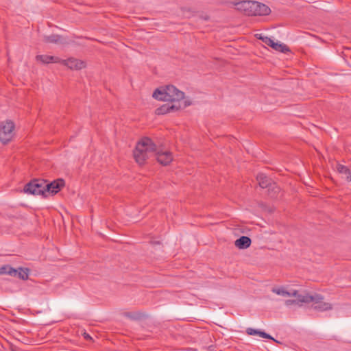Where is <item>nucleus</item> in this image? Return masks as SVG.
<instances>
[{"label": "nucleus", "mask_w": 351, "mask_h": 351, "mask_svg": "<svg viewBox=\"0 0 351 351\" xmlns=\"http://www.w3.org/2000/svg\"><path fill=\"white\" fill-rule=\"evenodd\" d=\"M152 154H154L156 156L157 161L164 166L170 164L173 160L171 152L159 150L152 139L147 137L136 144L134 157L136 162L142 165Z\"/></svg>", "instance_id": "nucleus-1"}, {"label": "nucleus", "mask_w": 351, "mask_h": 351, "mask_svg": "<svg viewBox=\"0 0 351 351\" xmlns=\"http://www.w3.org/2000/svg\"><path fill=\"white\" fill-rule=\"evenodd\" d=\"M235 9L248 16H267L271 9L264 3L254 1H240L231 2Z\"/></svg>", "instance_id": "nucleus-2"}, {"label": "nucleus", "mask_w": 351, "mask_h": 351, "mask_svg": "<svg viewBox=\"0 0 351 351\" xmlns=\"http://www.w3.org/2000/svg\"><path fill=\"white\" fill-rule=\"evenodd\" d=\"M152 97L160 101L176 103L184 99V93L173 85H167L156 88L153 93Z\"/></svg>", "instance_id": "nucleus-3"}, {"label": "nucleus", "mask_w": 351, "mask_h": 351, "mask_svg": "<svg viewBox=\"0 0 351 351\" xmlns=\"http://www.w3.org/2000/svg\"><path fill=\"white\" fill-rule=\"evenodd\" d=\"M45 180L34 179L25 184L23 191L32 195H41L46 197Z\"/></svg>", "instance_id": "nucleus-4"}, {"label": "nucleus", "mask_w": 351, "mask_h": 351, "mask_svg": "<svg viewBox=\"0 0 351 351\" xmlns=\"http://www.w3.org/2000/svg\"><path fill=\"white\" fill-rule=\"evenodd\" d=\"M14 128V123L11 121L0 123V141L3 144H7L12 139Z\"/></svg>", "instance_id": "nucleus-5"}, {"label": "nucleus", "mask_w": 351, "mask_h": 351, "mask_svg": "<svg viewBox=\"0 0 351 351\" xmlns=\"http://www.w3.org/2000/svg\"><path fill=\"white\" fill-rule=\"evenodd\" d=\"M64 186V180L63 179H57L50 183H47L45 180L46 197L48 194H56Z\"/></svg>", "instance_id": "nucleus-6"}, {"label": "nucleus", "mask_w": 351, "mask_h": 351, "mask_svg": "<svg viewBox=\"0 0 351 351\" xmlns=\"http://www.w3.org/2000/svg\"><path fill=\"white\" fill-rule=\"evenodd\" d=\"M60 63L69 67L70 69L75 70H80L85 68L86 65L85 62L74 58H69L66 60L60 59Z\"/></svg>", "instance_id": "nucleus-7"}, {"label": "nucleus", "mask_w": 351, "mask_h": 351, "mask_svg": "<svg viewBox=\"0 0 351 351\" xmlns=\"http://www.w3.org/2000/svg\"><path fill=\"white\" fill-rule=\"evenodd\" d=\"M313 298H319L318 300H313L312 302H314L313 306L315 310L319 311H326L331 310L332 308V305L328 302H323L324 297L320 294L315 293Z\"/></svg>", "instance_id": "nucleus-8"}, {"label": "nucleus", "mask_w": 351, "mask_h": 351, "mask_svg": "<svg viewBox=\"0 0 351 351\" xmlns=\"http://www.w3.org/2000/svg\"><path fill=\"white\" fill-rule=\"evenodd\" d=\"M263 43H265L267 45L271 47L274 49L285 53L287 51H289V49L288 47L284 44L276 43L272 40L271 38L269 37H264Z\"/></svg>", "instance_id": "nucleus-9"}, {"label": "nucleus", "mask_w": 351, "mask_h": 351, "mask_svg": "<svg viewBox=\"0 0 351 351\" xmlns=\"http://www.w3.org/2000/svg\"><path fill=\"white\" fill-rule=\"evenodd\" d=\"M181 106L180 104H165L161 107L156 109L157 114H165L171 112H175L181 108Z\"/></svg>", "instance_id": "nucleus-10"}, {"label": "nucleus", "mask_w": 351, "mask_h": 351, "mask_svg": "<svg viewBox=\"0 0 351 351\" xmlns=\"http://www.w3.org/2000/svg\"><path fill=\"white\" fill-rule=\"evenodd\" d=\"M36 60L40 61L43 64H49L51 62L59 63L60 62V58L56 56H48V55H37Z\"/></svg>", "instance_id": "nucleus-11"}, {"label": "nucleus", "mask_w": 351, "mask_h": 351, "mask_svg": "<svg viewBox=\"0 0 351 351\" xmlns=\"http://www.w3.org/2000/svg\"><path fill=\"white\" fill-rule=\"evenodd\" d=\"M251 239L246 236H242L234 242V245L239 249H246L251 245Z\"/></svg>", "instance_id": "nucleus-12"}, {"label": "nucleus", "mask_w": 351, "mask_h": 351, "mask_svg": "<svg viewBox=\"0 0 351 351\" xmlns=\"http://www.w3.org/2000/svg\"><path fill=\"white\" fill-rule=\"evenodd\" d=\"M256 180L259 186L263 189H265L271 186V180L263 173H258L257 175Z\"/></svg>", "instance_id": "nucleus-13"}, {"label": "nucleus", "mask_w": 351, "mask_h": 351, "mask_svg": "<svg viewBox=\"0 0 351 351\" xmlns=\"http://www.w3.org/2000/svg\"><path fill=\"white\" fill-rule=\"evenodd\" d=\"M336 169L339 173L344 175L348 181H351V172L346 167L341 164H337Z\"/></svg>", "instance_id": "nucleus-14"}, {"label": "nucleus", "mask_w": 351, "mask_h": 351, "mask_svg": "<svg viewBox=\"0 0 351 351\" xmlns=\"http://www.w3.org/2000/svg\"><path fill=\"white\" fill-rule=\"evenodd\" d=\"M313 295H311L308 293H306L304 295L298 294L297 299L299 302L300 304H302L303 303L308 304L311 302L313 300H318L320 299L319 298H313Z\"/></svg>", "instance_id": "nucleus-15"}, {"label": "nucleus", "mask_w": 351, "mask_h": 351, "mask_svg": "<svg viewBox=\"0 0 351 351\" xmlns=\"http://www.w3.org/2000/svg\"><path fill=\"white\" fill-rule=\"evenodd\" d=\"M18 270L10 265H3L0 267V274H8L11 276H16Z\"/></svg>", "instance_id": "nucleus-16"}, {"label": "nucleus", "mask_w": 351, "mask_h": 351, "mask_svg": "<svg viewBox=\"0 0 351 351\" xmlns=\"http://www.w3.org/2000/svg\"><path fill=\"white\" fill-rule=\"evenodd\" d=\"M43 40L47 43H62V37L59 35L52 34L50 36H45Z\"/></svg>", "instance_id": "nucleus-17"}, {"label": "nucleus", "mask_w": 351, "mask_h": 351, "mask_svg": "<svg viewBox=\"0 0 351 351\" xmlns=\"http://www.w3.org/2000/svg\"><path fill=\"white\" fill-rule=\"evenodd\" d=\"M124 315L132 320H139L145 317L143 313L132 312H126L124 313Z\"/></svg>", "instance_id": "nucleus-18"}, {"label": "nucleus", "mask_w": 351, "mask_h": 351, "mask_svg": "<svg viewBox=\"0 0 351 351\" xmlns=\"http://www.w3.org/2000/svg\"><path fill=\"white\" fill-rule=\"evenodd\" d=\"M16 276L22 280H26L28 278L29 269L27 268L19 267L18 269Z\"/></svg>", "instance_id": "nucleus-19"}, {"label": "nucleus", "mask_w": 351, "mask_h": 351, "mask_svg": "<svg viewBox=\"0 0 351 351\" xmlns=\"http://www.w3.org/2000/svg\"><path fill=\"white\" fill-rule=\"evenodd\" d=\"M272 292L282 296H290V292L286 291L283 287L273 288Z\"/></svg>", "instance_id": "nucleus-20"}, {"label": "nucleus", "mask_w": 351, "mask_h": 351, "mask_svg": "<svg viewBox=\"0 0 351 351\" xmlns=\"http://www.w3.org/2000/svg\"><path fill=\"white\" fill-rule=\"evenodd\" d=\"M285 304L287 306H291V305H298V306H302V304H299V302L298 299L296 300H287L285 301Z\"/></svg>", "instance_id": "nucleus-21"}, {"label": "nucleus", "mask_w": 351, "mask_h": 351, "mask_svg": "<svg viewBox=\"0 0 351 351\" xmlns=\"http://www.w3.org/2000/svg\"><path fill=\"white\" fill-rule=\"evenodd\" d=\"M246 333L249 335H259L260 330L252 328H247Z\"/></svg>", "instance_id": "nucleus-22"}, {"label": "nucleus", "mask_w": 351, "mask_h": 351, "mask_svg": "<svg viewBox=\"0 0 351 351\" xmlns=\"http://www.w3.org/2000/svg\"><path fill=\"white\" fill-rule=\"evenodd\" d=\"M259 336L265 339H272L276 341L270 335L266 333L264 331L260 330Z\"/></svg>", "instance_id": "nucleus-23"}, {"label": "nucleus", "mask_w": 351, "mask_h": 351, "mask_svg": "<svg viewBox=\"0 0 351 351\" xmlns=\"http://www.w3.org/2000/svg\"><path fill=\"white\" fill-rule=\"evenodd\" d=\"M298 291L297 290H294L293 292H290V296L298 297Z\"/></svg>", "instance_id": "nucleus-24"}, {"label": "nucleus", "mask_w": 351, "mask_h": 351, "mask_svg": "<svg viewBox=\"0 0 351 351\" xmlns=\"http://www.w3.org/2000/svg\"><path fill=\"white\" fill-rule=\"evenodd\" d=\"M84 338H85L86 340H88V339H92V338H91V337H90L88 334L86 333V332L84 333Z\"/></svg>", "instance_id": "nucleus-25"}, {"label": "nucleus", "mask_w": 351, "mask_h": 351, "mask_svg": "<svg viewBox=\"0 0 351 351\" xmlns=\"http://www.w3.org/2000/svg\"><path fill=\"white\" fill-rule=\"evenodd\" d=\"M209 19L208 16H201L199 17V20H202V21H208Z\"/></svg>", "instance_id": "nucleus-26"}, {"label": "nucleus", "mask_w": 351, "mask_h": 351, "mask_svg": "<svg viewBox=\"0 0 351 351\" xmlns=\"http://www.w3.org/2000/svg\"><path fill=\"white\" fill-rule=\"evenodd\" d=\"M256 36L258 39L261 40L263 42V40H264V37L265 36H262L261 34H260L259 36L258 34H256Z\"/></svg>", "instance_id": "nucleus-27"}, {"label": "nucleus", "mask_w": 351, "mask_h": 351, "mask_svg": "<svg viewBox=\"0 0 351 351\" xmlns=\"http://www.w3.org/2000/svg\"><path fill=\"white\" fill-rule=\"evenodd\" d=\"M190 104H190L189 102L184 101V106H183V107H184V108H185V107H186V106H189Z\"/></svg>", "instance_id": "nucleus-28"}]
</instances>
